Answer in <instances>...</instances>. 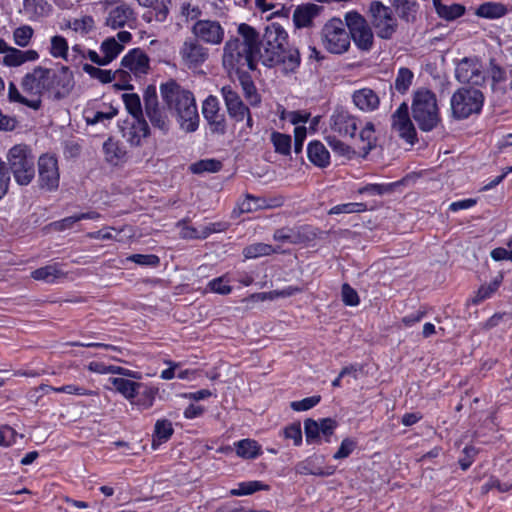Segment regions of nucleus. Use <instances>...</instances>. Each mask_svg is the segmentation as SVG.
<instances>
[{"instance_id": "obj_26", "label": "nucleus", "mask_w": 512, "mask_h": 512, "mask_svg": "<svg viewBox=\"0 0 512 512\" xmlns=\"http://www.w3.org/2000/svg\"><path fill=\"white\" fill-rule=\"evenodd\" d=\"M131 33L128 31H120L117 34V40L114 37L106 39L101 44V51L103 56L107 59L108 63L113 61L117 55L123 50V43H128L131 40Z\"/></svg>"}, {"instance_id": "obj_14", "label": "nucleus", "mask_w": 512, "mask_h": 512, "mask_svg": "<svg viewBox=\"0 0 512 512\" xmlns=\"http://www.w3.org/2000/svg\"><path fill=\"white\" fill-rule=\"evenodd\" d=\"M49 71V68L37 66L32 72L27 73L21 81L23 92L32 99L41 100L42 96H47Z\"/></svg>"}, {"instance_id": "obj_29", "label": "nucleus", "mask_w": 512, "mask_h": 512, "mask_svg": "<svg viewBox=\"0 0 512 512\" xmlns=\"http://www.w3.org/2000/svg\"><path fill=\"white\" fill-rule=\"evenodd\" d=\"M103 150L106 161L112 165H118L125 159L126 150L113 138H109L104 142Z\"/></svg>"}, {"instance_id": "obj_15", "label": "nucleus", "mask_w": 512, "mask_h": 512, "mask_svg": "<svg viewBox=\"0 0 512 512\" xmlns=\"http://www.w3.org/2000/svg\"><path fill=\"white\" fill-rule=\"evenodd\" d=\"M455 77L461 83L482 85L485 82L486 74L482 63L477 58L465 57L457 63Z\"/></svg>"}, {"instance_id": "obj_60", "label": "nucleus", "mask_w": 512, "mask_h": 512, "mask_svg": "<svg viewBox=\"0 0 512 512\" xmlns=\"http://www.w3.org/2000/svg\"><path fill=\"white\" fill-rule=\"evenodd\" d=\"M356 442L351 438H345L337 450V452L333 455V458L336 460L347 458L355 449Z\"/></svg>"}, {"instance_id": "obj_19", "label": "nucleus", "mask_w": 512, "mask_h": 512, "mask_svg": "<svg viewBox=\"0 0 512 512\" xmlns=\"http://www.w3.org/2000/svg\"><path fill=\"white\" fill-rule=\"evenodd\" d=\"M329 126L341 137L354 138L358 129V119L349 111L338 107L330 116Z\"/></svg>"}, {"instance_id": "obj_22", "label": "nucleus", "mask_w": 512, "mask_h": 512, "mask_svg": "<svg viewBox=\"0 0 512 512\" xmlns=\"http://www.w3.org/2000/svg\"><path fill=\"white\" fill-rule=\"evenodd\" d=\"M122 136L131 146H140L142 140L148 137L150 129L144 118L126 120L122 127Z\"/></svg>"}, {"instance_id": "obj_58", "label": "nucleus", "mask_w": 512, "mask_h": 512, "mask_svg": "<svg viewBox=\"0 0 512 512\" xmlns=\"http://www.w3.org/2000/svg\"><path fill=\"white\" fill-rule=\"evenodd\" d=\"M366 210V204L364 203H346L333 207L330 210V214L340 213H359Z\"/></svg>"}, {"instance_id": "obj_31", "label": "nucleus", "mask_w": 512, "mask_h": 512, "mask_svg": "<svg viewBox=\"0 0 512 512\" xmlns=\"http://www.w3.org/2000/svg\"><path fill=\"white\" fill-rule=\"evenodd\" d=\"M83 70L92 78L97 79L104 84L110 83L116 78L121 80V76L126 74V70L118 69L115 72H112L111 70H103L87 63L83 65Z\"/></svg>"}, {"instance_id": "obj_61", "label": "nucleus", "mask_w": 512, "mask_h": 512, "mask_svg": "<svg viewBox=\"0 0 512 512\" xmlns=\"http://www.w3.org/2000/svg\"><path fill=\"white\" fill-rule=\"evenodd\" d=\"M320 399V396L308 397L300 401L291 402L290 407L294 411H306L316 406L320 402Z\"/></svg>"}, {"instance_id": "obj_45", "label": "nucleus", "mask_w": 512, "mask_h": 512, "mask_svg": "<svg viewBox=\"0 0 512 512\" xmlns=\"http://www.w3.org/2000/svg\"><path fill=\"white\" fill-rule=\"evenodd\" d=\"M8 94L11 101L19 102L35 110H37L41 105V100H38L37 98L32 99V97L27 94L26 96L22 95L13 83H10L9 85Z\"/></svg>"}, {"instance_id": "obj_21", "label": "nucleus", "mask_w": 512, "mask_h": 512, "mask_svg": "<svg viewBox=\"0 0 512 512\" xmlns=\"http://www.w3.org/2000/svg\"><path fill=\"white\" fill-rule=\"evenodd\" d=\"M392 129L408 143L413 144L416 130L409 117L408 105L402 103L392 115Z\"/></svg>"}, {"instance_id": "obj_57", "label": "nucleus", "mask_w": 512, "mask_h": 512, "mask_svg": "<svg viewBox=\"0 0 512 512\" xmlns=\"http://www.w3.org/2000/svg\"><path fill=\"white\" fill-rule=\"evenodd\" d=\"M304 430L307 442H315L319 439L320 425L313 419H306L304 421Z\"/></svg>"}, {"instance_id": "obj_46", "label": "nucleus", "mask_w": 512, "mask_h": 512, "mask_svg": "<svg viewBox=\"0 0 512 512\" xmlns=\"http://www.w3.org/2000/svg\"><path fill=\"white\" fill-rule=\"evenodd\" d=\"M127 111L132 118H143V111L140 97L134 93H125L122 95Z\"/></svg>"}, {"instance_id": "obj_33", "label": "nucleus", "mask_w": 512, "mask_h": 512, "mask_svg": "<svg viewBox=\"0 0 512 512\" xmlns=\"http://www.w3.org/2000/svg\"><path fill=\"white\" fill-rule=\"evenodd\" d=\"M110 382L115 387L116 391L122 394L126 399H133L136 397L141 383L134 382L125 378H110Z\"/></svg>"}, {"instance_id": "obj_62", "label": "nucleus", "mask_w": 512, "mask_h": 512, "mask_svg": "<svg viewBox=\"0 0 512 512\" xmlns=\"http://www.w3.org/2000/svg\"><path fill=\"white\" fill-rule=\"evenodd\" d=\"M342 300L348 306H357L359 304V296L355 289L348 284L342 285Z\"/></svg>"}, {"instance_id": "obj_23", "label": "nucleus", "mask_w": 512, "mask_h": 512, "mask_svg": "<svg viewBox=\"0 0 512 512\" xmlns=\"http://www.w3.org/2000/svg\"><path fill=\"white\" fill-rule=\"evenodd\" d=\"M115 4L109 9L105 23L112 29L124 28L134 21V11L124 2L119 1Z\"/></svg>"}, {"instance_id": "obj_40", "label": "nucleus", "mask_w": 512, "mask_h": 512, "mask_svg": "<svg viewBox=\"0 0 512 512\" xmlns=\"http://www.w3.org/2000/svg\"><path fill=\"white\" fill-rule=\"evenodd\" d=\"M219 102L216 97L209 96L203 103L202 113L211 124H221L222 116L219 114Z\"/></svg>"}, {"instance_id": "obj_7", "label": "nucleus", "mask_w": 512, "mask_h": 512, "mask_svg": "<svg viewBox=\"0 0 512 512\" xmlns=\"http://www.w3.org/2000/svg\"><path fill=\"white\" fill-rule=\"evenodd\" d=\"M346 27V21L339 18H332L325 23L321 30V42L328 52L343 54L348 51L350 36Z\"/></svg>"}, {"instance_id": "obj_36", "label": "nucleus", "mask_w": 512, "mask_h": 512, "mask_svg": "<svg viewBox=\"0 0 512 512\" xmlns=\"http://www.w3.org/2000/svg\"><path fill=\"white\" fill-rule=\"evenodd\" d=\"M173 432L174 430L170 421L166 419L158 420L155 424L152 447L156 449L160 444L168 441L173 435Z\"/></svg>"}, {"instance_id": "obj_1", "label": "nucleus", "mask_w": 512, "mask_h": 512, "mask_svg": "<svg viewBox=\"0 0 512 512\" xmlns=\"http://www.w3.org/2000/svg\"><path fill=\"white\" fill-rule=\"evenodd\" d=\"M237 33L239 37L230 38L223 47L222 65L229 74L253 71L260 61L262 37L256 29L241 23Z\"/></svg>"}, {"instance_id": "obj_5", "label": "nucleus", "mask_w": 512, "mask_h": 512, "mask_svg": "<svg viewBox=\"0 0 512 512\" xmlns=\"http://www.w3.org/2000/svg\"><path fill=\"white\" fill-rule=\"evenodd\" d=\"M6 160L8 169L18 185L27 186L32 182L35 177V158L27 145H14L9 149Z\"/></svg>"}, {"instance_id": "obj_35", "label": "nucleus", "mask_w": 512, "mask_h": 512, "mask_svg": "<svg viewBox=\"0 0 512 512\" xmlns=\"http://www.w3.org/2000/svg\"><path fill=\"white\" fill-rule=\"evenodd\" d=\"M394 7L399 17L408 22L413 23L416 21L417 3L414 0H394Z\"/></svg>"}, {"instance_id": "obj_43", "label": "nucleus", "mask_w": 512, "mask_h": 512, "mask_svg": "<svg viewBox=\"0 0 512 512\" xmlns=\"http://www.w3.org/2000/svg\"><path fill=\"white\" fill-rule=\"evenodd\" d=\"M413 78L414 74L410 69L401 67L395 78L394 87L396 91L401 94L406 93L412 84Z\"/></svg>"}, {"instance_id": "obj_25", "label": "nucleus", "mask_w": 512, "mask_h": 512, "mask_svg": "<svg viewBox=\"0 0 512 512\" xmlns=\"http://www.w3.org/2000/svg\"><path fill=\"white\" fill-rule=\"evenodd\" d=\"M227 111L236 121H243L248 115V107L244 105L238 93L230 85L221 89Z\"/></svg>"}, {"instance_id": "obj_44", "label": "nucleus", "mask_w": 512, "mask_h": 512, "mask_svg": "<svg viewBox=\"0 0 512 512\" xmlns=\"http://www.w3.org/2000/svg\"><path fill=\"white\" fill-rule=\"evenodd\" d=\"M24 12L33 18H38L46 15L49 11V6L44 0H24Z\"/></svg>"}, {"instance_id": "obj_42", "label": "nucleus", "mask_w": 512, "mask_h": 512, "mask_svg": "<svg viewBox=\"0 0 512 512\" xmlns=\"http://www.w3.org/2000/svg\"><path fill=\"white\" fill-rule=\"evenodd\" d=\"M236 453L239 457L245 459H252L259 455L260 446L255 440L244 439L238 441L236 444Z\"/></svg>"}, {"instance_id": "obj_11", "label": "nucleus", "mask_w": 512, "mask_h": 512, "mask_svg": "<svg viewBox=\"0 0 512 512\" xmlns=\"http://www.w3.org/2000/svg\"><path fill=\"white\" fill-rule=\"evenodd\" d=\"M121 67L120 70H126V74L121 76L123 84L116 86L120 89H132V86L128 84L131 79L130 73L137 78L146 75L150 69V59L143 50L135 48L122 58Z\"/></svg>"}, {"instance_id": "obj_24", "label": "nucleus", "mask_w": 512, "mask_h": 512, "mask_svg": "<svg viewBox=\"0 0 512 512\" xmlns=\"http://www.w3.org/2000/svg\"><path fill=\"white\" fill-rule=\"evenodd\" d=\"M273 238L276 241L289 242L291 244H302L310 242L316 238V233L308 226L289 229L282 228L276 230Z\"/></svg>"}, {"instance_id": "obj_53", "label": "nucleus", "mask_w": 512, "mask_h": 512, "mask_svg": "<svg viewBox=\"0 0 512 512\" xmlns=\"http://www.w3.org/2000/svg\"><path fill=\"white\" fill-rule=\"evenodd\" d=\"M140 6L150 7L157 10L156 17L158 20L163 21L168 14L167 3L169 0H136Z\"/></svg>"}, {"instance_id": "obj_8", "label": "nucleus", "mask_w": 512, "mask_h": 512, "mask_svg": "<svg viewBox=\"0 0 512 512\" xmlns=\"http://www.w3.org/2000/svg\"><path fill=\"white\" fill-rule=\"evenodd\" d=\"M484 102L483 93L474 88H460L451 97L452 116L466 119L481 111Z\"/></svg>"}, {"instance_id": "obj_38", "label": "nucleus", "mask_w": 512, "mask_h": 512, "mask_svg": "<svg viewBox=\"0 0 512 512\" xmlns=\"http://www.w3.org/2000/svg\"><path fill=\"white\" fill-rule=\"evenodd\" d=\"M506 13V6L496 2L483 3L476 10L477 16L488 19L500 18L504 16Z\"/></svg>"}, {"instance_id": "obj_56", "label": "nucleus", "mask_w": 512, "mask_h": 512, "mask_svg": "<svg viewBox=\"0 0 512 512\" xmlns=\"http://www.w3.org/2000/svg\"><path fill=\"white\" fill-rule=\"evenodd\" d=\"M501 281H502V276H499L498 278H496L494 281H492L488 285H482L478 289V292H477L475 298L473 299V302L478 303V302L490 297L498 289Z\"/></svg>"}, {"instance_id": "obj_63", "label": "nucleus", "mask_w": 512, "mask_h": 512, "mask_svg": "<svg viewBox=\"0 0 512 512\" xmlns=\"http://www.w3.org/2000/svg\"><path fill=\"white\" fill-rule=\"evenodd\" d=\"M284 436L287 439H292L294 445L298 446L302 442V431L299 422L293 423L284 429Z\"/></svg>"}, {"instance_id": "obj_2", "label": "nucleus", "mask_w": 512, "mask_h": 512, "mask_svg": "<svg viewBox=\"0 0 512 512\" xmlns=\"http://www.w3.org/2000/svg\"><path fill=\"white\" fill-rule=\"evenodd\" d=\"M261 63L276 68L285 76L297 73L301 64L299 50L289 45L288 34L279 24L268 25L262 35Z\"/></svg>"}, {"instance_id": "obj_59", "label": "nucleus", "mask_w": 512, "mask_h": 512, "mask_svg": "<svg viewBox=\"0 0 512 512\" xmlns=\"http://www.w3.org/2000/svg\"><path fill=\"white\" fill-rule=\"evenodd\" d=\"M158 394V388L146 387L142 392L141 397L137 401V405L144 409H148L153 406L156 395Z\"/></svg>"}, {"instance_id": "obj_13", "label": "nucleus", "mask_w": 512, "mask_h": 512, "mask_svg": "<svg viewBox=\"0 0 512 512\" xmlns=\"http://www.w3.org/2000/svg\"><path fill=\"white\" fill-rule=\"evenodd\" d=\"M143 99L145 114L151 124L166 133L169 130L170 120L165 107L159 104L156 88L148 86L144 91Z\"/></svg>"}, {"instance_id": "obj_39", "label": "nucleus", "mask_w": 512, "mask_h": 512, "mask_svg": "<svg viewBox=\"0 0 512 512\" xmlns=\"http://www.w3.org/2000/svg\"><path fill=\"white\" fill-rule=\"evenodd\" d=\"M240 84L242 86L244 96L246 100L252 106H257L261 99L259 94L257 93L256 87L251 80V77L247 74V72L238 74Z\"/></svg>"}, {"instance_id": "obj_41", "label": "nucleus", "mask_w": 512, "mask_h": 512, "mask_svg": "<svg viewBox=\"0 0 512 512\" xmlns=\"http://www.w3.org/2000/svg\"><path fill=\"white\" fill-rule=\"evenodd\" d=\"M279 248H273L269 244L254 243L244 248L243 255L247 259H255L262 256H268L272 253H278Z\"/></svg>"}, {"instance_id": "obj_17", "label": "nucleus", "mask_w": 512, "mask_h": 512, "mask_svg": "<svg viewBox=\"0 0 512 512\" xmlns=\"http://www.w3.org/2000/svg\"><path fill=\"white\" fill-rule=\"evenodd\" d=\"M39 186L48 191L56 190L59 186L60 174L57 159L44 154L38 159Z\"/></svg>"}, {"instance_id": "obj_54", "label": "nucleus", "mask_w": 512, "mask_h": 512, "mask_svg": "<svg viewBox=\"0 0 512 512\" xmlns=\"http://www.w3.org/2000/svg\"><path fill=\"white\" fill-rule=\"evenodd\" d=\"M33 29L28 25H23L16 28L13 32V39L16 45L26 47L33 36Z\"/></svg>"}, {"instance_id": "obj_55", "label": "nucleus", "mask_w": 512, "mask_h": 512, "mask_svg": "<svg viewBox=\"0 0 512 512\" xmlns=\"http://www.w3.org/2000/svg\"><path fill=\"white\" fill-rule=\"evenodd\" d=\"M117 109L112 106H108L105 111L92 112V115L86 116V122L90 125H94L106 120H111L117 114Z\"/></svg>"}, {"instance_id": "obj_37", "label": "nucleus", "mask_w": 512, "mask_h": 512, "mask_svg": "<svg viewBox=\"0 0 512 512\" xmlns=\"http://www.w3.org/2000/svg\"><path fill=\"white\" fill-rule=\"evenodd\" d=\"M88 369L95 373L100 374H119L127 377L132 378H139L136 372H133L131 370H128L126 368L120 367V366H114V365H105L101 362H91L88 365Z\"/></svg>"}, {"instance_id": "obj_50", "label": "nucleus", "mask_w": 512, "mask_h": 512, "mask_svg": "<svg viewBox=\"0 0 512 512\" xmlns=\"http://www.w3.org/2000/svg\"><path fill=\"white\" fill-rule=\"evenodd\" d=\"M221 162L215 159H205L190 165V171L194 174H201L203 172H217L221 169Z\"/></svg>"}, {"instance_id": "obj_6", "label": "nucleus", "mask_w": 512, "mask_h": 512, "mask_svg": "<svg viewBox=\"0 0 512 512\" xmlns=\"http://www.w3.org/2000/svg\"><path fill=\"white\" fill-rule=\"evenodd\" d=\"M369 22L376 35L381 39H391L397 32L398 21L391 7L381 1L373 0L368 7Z\"/></svg>"}, {"instance_id": "obj_64", "label": "nucleus", "mask_w": 512, "mask_h": 512, "mask_svg": "<svg viewBox=\"0 0 512 512\" xmlns=\"http://www.w3.org/2000/svg\"><path fill=\"white\" fill-rule=\"evenodd\" d=\"M462 453L463 456L459 458V464L463 470H467L473 463L478 450L473 446H465Z\"/></svg>"}, {"instance_id": "obj_49", "label": "nucleus", "mask_w": 512, "mask_h": 512, "mask_svg": "<svg viewBox=\"0 0 512 512\" xmlns=\"http://www.w3.org/2000/svg\"><path fill=\"white\" fill-rule=\"evenodd\" d=\"M269 486L260 481L242 482L237 489L231 490V494L235 496L250 495L256 491L268 490Z\"/></svg>"}, {"instance_id": "obj_4", "label": "nucleus", "mask_w": 512, "mask_h": 512, "mask_svg": "<svg viewBox=\"0 0 512 512\" xmlns=\"http://www.w3.org/2000/svg\"><path fill=\"white\" fill-rule=\"evenodd\" d=\"M412 115L422 131L433 130L440 122L436 95L427 89L417 90L413 97Z\"/></svg>"}, {"instance_id": "obj_47", "label": "nucleus", "mask_w": 512, "mask_h": 512, "mask_svg": "<svg viewBox=\"0 0 512 512\" xmlns=\"http://www.w3.org/2000/svg\"><path fill=\"white\" fill-rule=\"evenodd\" d=\"M50 54L54 58H62L69 61L68 43L62 36L56 35L51 38Z\"/></svg>"}, {"instance_id": "obj_51", "label": "nucleus", "mask_w": 512, "mask_h": 512, "mask_svg": "<svg viewBox=\"0 0 512 512\" xmlns=\"http://www.w3.org/2000/svg\"><path fill=\"white\" fill-rule=\"evenodd\" d=\"M260 198H256L251 195H247L246 198L238 204L237 210H234V213L242 214V213H250L253 211H257L259 209L265 208L266 206L263 204Z\"/></svg>"}, {"instance_id": "obj_9", "label": "nucleus", "mask_w": 512, "mask_h": 512, "mask_svg": "<svg viewBox=\"0 0 512 512\" xmlns=\"http://www.w3.org/2000/svg\"><path fill=\"white\" fill-rule=\"evenodd\" d=\"M327 142L334 152L349 159L352 158L355 154L366 157L368 153L376 147L377 144L375 126L372 122H367L365 126L360 130V144L358 146V151L352 149L350 146L333 136H328Z\"/></svg>"}, {"instance_id": "obj_27", "label": "nucleus", "mask_w": 512, "mask_h": 512, "mask_svg": "<svg viewBox=\"0 0 512 512\" xmlns=\"http://www.w3.org/2000/svg\"><path fill=\"white\" fill-rule=\"evenodd\" d=\"M353 102L362 111H372L378 107L380 100L373 90L364 88L354 92Z\"/></svg>"}, {"instance_id": "obj_30", "label": "nucleus", "mask_w": 512, "mask_h": 512, "mask_svg": "<svg viewBox=\"0 0 512 512\" xmlns=\"http://www.w3.org/2000/svg\"><path fill=\"white\" fill-rule=\"evenodd\" d=\"M39 55L35 50L22 51L16 48H9L6 56L4 57L5 64L9 66H19L28 61L38 59Z\"/></svg>"}, {"instance_id": "obj_28", "label": "nucleus", "mask_w": 512, "mask_h": 512, "mask_svg": "<svg viewBox=\"0 0 512 512\" xmlns=\"http://www.w3.org/2000/svg\"><path fill=\"white\" fill-rule=\"evenodd\" d=\"M320 7L315 4H306L296 8L293 21L297 28L309 27L313 19L319 14Z\"/></svg>"}, {"instance_id": "obj_12", "label": "nucleus", "mask_w": 512, "mask_h": 512, "mask_svg": "<svg viewBox=\"0 0 512 512\" xmlns=\"http://www.w3.org/2000/svg\"><path fill=\"white\" fill-rule=\"evenodd\" d=\"M75 85L73 73L67 66L58 71L50 69L47 88V97L52 100H61L70 95Z\"/></svg>"}, {"instance_id": "obj_34", "label": "nucleus", "mask_w": 512, "mask_h": 512, "mask_svg": "<svg viewBox=\"0 0 512 512\" xmlns=\"http://www.w3.org/2000/svg\"><path fill=\"white\" fill-rule=\"evenodd\" d=\"M31 276L35 280L53 283L57 279L63 278L65 276V273L60 269V267L57 264H52L34 270Z\"/></svg>"}, {"instance_id": "obj_52", "label": "nucleus", "mask_w": 512, "mask_h": 512, "mask_svg": "<svg viewBox=\"0 0 512 512\" xmlns=\"http://www.w3.org/2000/svg\"><path fill=\"white\" fill-rule=\"evenodd\" d=\"M465 12L464 6L460 4L439 5L437 6V14L446 20H454L462 16Z\"/></svg>"}, {"instance_id": "obj_48", "label": "nucleus", "mask_w": 512, "mask_h": 512, "mask_svg": "<svg viewBox=\"0 0 512 512\" xmlns=\"http://www.w3.org/2000/svg\"><path fill=\"white\" fill-rule=\"evenodd\" d=\"M271 142L277 153L288 155L291 149V137L280 132H272Z\"/></svg>"}, {"instance_id": "obj_32", "label": "nucleus", "mask_w": 512, "mask_h": 512, "mask_svg": "<svg viewBox=\"0 0 512 512\" xmlns=\"http://www.w3.org/2000/svg\"><path fill=\"white\" fill-rule=\"evenodd\" d=\"M307 152L309 160L316 166L326 167L329 164L330 154L321 142L310 143Z\"/></svg>"}, {"instance_id": "obj_3", "label": "nucleus", "mask_w": 512, "mask_h": 512, "mask_svg": "<svg viewBox=\"0 0 512 512\" xmlns=\"http://www.w3.org/2000/svg\"><path fill=\"white\" fill-rule=\"evenodd\" d=\"M160 92L168 108L175 111L180 127L186 132H194L198 127L199 115L193 94L174 81L162 84Z\"/></svg>"}, {"instance_id": "obj_20", "label": "nucleus", "mask_w": 512, "mask_h": 512, "mask_svg": "<svg viewBox=\"0 0 512 512\" xmlns=\"http://www.w3.org/2000/svg\"><path fill=\"white\" fill-rule=\"evenodd\" d=\"M487 73L490 79V89L495 98L502 99L509 90H512V72L511 80H509L505 69L498 65L494 59L490 60Z\"/></svg>"}, {"instance_id": "obj_10", "label": "nucleus", "mask_w": 512, "mask_h": 512, "mask_svg": "<svg viewBox=\"0 0 512 512\" xmlns=\"http://www.w3.org/2000/svg\"><path fill=\"white\" fill-rule=\"evenodd\" d=\"M345 21L349 29L350 40L362 51H369L374 43V35L367 20L358 12L346 13Z\"/></svg>"}, {"instance_id": "obj_18", "label": "nucleus", "mask_w": 512, "mask_h": 512, "mask_svg": "<svg viewBox=\"0 0 512 512\" xmlns=\"http://www.w3.org/2000/svg\"><path fill=\"white\" fill-rule=\"evenodd\" d=\"M183 64L188 68L201 66L209 57V50L197 38H187L179 51Z\"/></svg>"}, {"instance_id": "obj_16", "label": "nucleus", "mask_w": 512, "mask_h": 512, "mask_svg": "<svg viewBox=\"0 0 512 512\" xmlns=\"http://www.w3.org/2000/svg\"><path fill=\"white\" fill-rule=\"evenodd\" d=\"M191 32L199 41L209 45H219L223 42L225 30L217 20L199 19L191 27Z\"/></svg>"}]
</instances>
